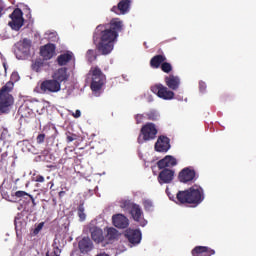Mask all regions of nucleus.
Returning <instances> with one entry per match:
<instances>
[{"label":"nucleus","mask_w":256,"mask_h":256,"mask_svg":"<svg viewBox=\"0 0 256 256\" xmlns=\"http://www.w3.org/2000/svg\"><path fill=\"white\" fill-rule=\"evenodd\" d=\"M145 211H151L153 209V202L151 200L143 201Z\"/></svg>","instance_id":"nucleus-34"},{"label":"nucleus","mask_w":256,"mask_h":256,"mask_svg":"<svg viewBox=\"0 0 256 256\" xmlns=\"http://www.w3.org/2000/svg\"><path fill=\"white\" fill-rule=\"evenodd\" d=\"M164 61H167V56L165 54H158L151 58L150 66L152 69H159L163 65Z\"/></svg>","instance_id":"nucleus-22"},{"label":"nucleus","mask_w":256,"mask_h":256,"mask_svg":"<svg viewBox=\"0 0 256 256\" xmlns=\"http://www.w3.org/2000/svg\"><path fill=\"white\" fill-rule=\"evenodd\" d=\"M52 77L54 81H57L61 85V83L69 79V74H67V68H60L56 70Z\"/></svg>","instance_id":"nucleus-21"},{"label":"nucleus","mask_w":256,"mask_h":256,"mask_svg":"<svg viewBox=\"0 0 256 256\" xmlns=\"http://www.w3.org/2000/svg\"><path fill=\"white\" fill-rule=\"evenodd\" d=\"M78 247L81 253H89V251L93 249V242L91 241V238L84 237L79 241Z\"/></svg>","instance_id":"nucleus-20"},{"label":"nucleus","mask_w":256,"mask_h":256,"mask_svg":"<svg viewBox=\"0 0 256 256\" xmlns=\"http://www.w3.org/2000/svg\"><path fill=\"white\" fill-rule=\"evenodd\" d=\"M61 250L59 249V247H55L53 248V250H50L46 253V256H61L60 255Z\"/></svg>","instance_id":"nucleus-33"},{"label":"nucleus","mask_w":256,"mask_h":256,"mask_svg":"<svg viewBox=\"0 0 256 256\" xmlns=\"http://www.w3.org/2000/svg\"><path fill=\"white\" fill-rule=\"evenodd\" d=\"M72 116L75 118V119H79V117H81V110H76Z\"/></svg>","instance_id":"nucleus-42"},{"label":"nucleus","mask_w":256,"mask_h":256,"mask_svg":"<svg viewBox=\"0 0 256 256\" xmlns=\"http://www.w3.org/2000/svg\"><path fill=\"white\" fill-rule=\"evenodd\" d=\"M18 77H19V74L17 73H13L11 76L12 79H17Z\"/></svg>","instance_id":"nucleus-45"},{"label":"nucleus","mask_w":256,"mask_h":256,"mask_svg":"<svg viewBox=\"0 0 256 256\" xmlns=\"http://www.w3.org/2000/svg\"><path fill=\"white\" fill-rule=\"evenodd\" d=\"M72 59H73V52H66V53L60 54L57 57V63L60 67H63L67 65V63L72 61Z\"/></svg>","instance_id":"nucleus-23"},{"label":"nucleus","mask_w":256,"mask_h":256,"mask_svg":"<svg viewBox=\"0 0 256 256\" xmlns=\"http://www.w3.org/2000/svg\"><path fill=\"white\" fill-rule=\"evenodd\" d=\"M91 237L94 243H103L105 236H103V230L99 227L90 228Z\"/></svg>","instance_id":"nucleus-19"},{"label":"nucleus","mask_w":256,"mask_h":256,"mask_svg":"<svg viewBox=\"0 0 256 256\" xmlns=\"http://www.w3.org/2000/svg\"><path fill=\"white\" fill-rule=\"evenodd\" d=\"M114 227L117 229H127L129 227V219L123 214H116L112 217Z\"/></svg>","instance_id":"nucleus-16"},{"label":"nucleus","mask_w":256,"mask_h":256,"mask_svg":"<svg viewBox=\"0 0 256 256\" xmlns=\"http://www.w3.org/2000/svg\"><path fill=\"white\" fill-rule=\"evenodd\" d=\"M36 141L39 145H41V143H45V134H39L36 138Z\"/></svg>","instance_id":"nucleus-39"},{"label":"nucleus","mask_w":256,"mask_h":256,"mask_svg":"<svg viewBox=\"0 0 256 256\" xmlns=\"http://www.w3.org/2000/svg\"><path fill=\"white\" fill-rule=\"evenodd\" d=\"M4 70L7 72V62H3Z\"/></svg>","instance_id":"nucleus-47"},{"label":"nucleus","mask_w":256,"mask_h":256,"mask_svg":"<svg viewBox=\"0 0 256 256\" xmlns=\"http://www.w3.org/2000/svg\"><path fill=\"white\" fill-rule=\"evenodd\" d=\"M143 119H145V116H143V114H137L135 116L136 124L140 125V123H143Z\"/></svg>","instance_id":"nucleus-38"},{"label":"nucleus","mask_w":256,"mask_h":256,"mask_svg":"<svg viewBox=\"0 0 256 256\" xmlns=\"http://www.w3.org/2000/svg\"><path fill=\"white\" fill-rule=\"evenodd\" d=\"M19 113L21 114L22 117H29V115H32L33 110H32V109H29V108L27 107V104H24V105H22V106L19 108Z\"/></svg>","instance_id":"nucleus-28"},{"label":"nucleus","mask_w":256,"mask_h":256,"mask_svg":"<svg viewBox=\"0 0 256 256\" xmlns=\"http://www.w3.org/2000/svg\"><path fill=\"white\" fill-rule=\"evenodd\" d=\"M121 31H123V21L119 18H113L108 24L98 25L93 34L97 51L101 55H109L113 51L115 41Z\"/></svg>","instance_id":"nucleus-1"},{"label":"nucleus","mask_w":256,"mask_h":256,"mask_svg":"<svg viewBox=\"0 0 256 256\" xmlns=\"http://www.w3.org/2000/svg\"><path fill=\"white\" fill-rule=\"evenodd\" d=\"M12 196L17 197V199H28L29 198L34 207H35V205H37V203H35V198H33V195H31L23 190L16 191L14 193V195H12Z\"/></svg>","instance_id":"nucleus-25"},{"label":"nucleus","mask_w":256,"mask_h":256,"mask_svg":"<svg viewBox=\"0 0 256 256\" xmlns=\"http://www.w3.org/2000/svg\"><path fill=\"white\" fill-rule=\"evenodd\" d=\"M78 217L80 221H85V219L87 218V215L85 214V206H83V204H80L78 206Z\"/></svg>","instance_id":"nucleus-31"},{"label":"nucleus","mask_w":256,"mask_h":256,"mask_svg":"<svg viewBox=\"0 0 256 256\" xmlns=\"http://www.w3.org/2000/svg\"><path fill=\"white\" fill-rule=\"evenodd\" d=\"M40 91L46 95H51V93H59L61 91V84L53 79H47L41 82Z\"/></svg>","instance_id":"nucleus-7"},{"label":"nucleus","mask_w":256,"mask_h":256,"mask_svg":"<svg viewBox=\"0 0 256 256\" xmlns=\"http://www.w3.org/2000/svg\"><path fill=\"white\" fill-rule=\"evenodd\" d=\"M45 225V223L41 222L37 225V227L34 230V233H39V231H41V229H43V226Z\"/></svg>","instance_id":"nucleus-40"},{"label":"nucleus","mask_w":256,"mask_h":256,"mask_svg":"<svg viewBox=\"0 0 256 256\" xmlns=\"http://www.w3.org/2000/svg\"><path fill=\"white\" fill-rule=\"evenodd\" d=\"M154 149L157 153H167V151L171 149V139L165 135L159 136L154 145Z\"/></svg>","instance_id":"nucleus-10"},{"label":"nucleus","mask_w":256,"mask_h":256,"mask_svg":"<svg viewBox=\"0 0 256 256\" xmlns=\"http://www.w3.org/2000/svg\"><path fill=\"white\" fill-rule=\"evenodd\" d=\"M90 74L92 76V82L90 85L92 91H101V89H103V85H105V74H103V71H101V68L98 66L92 67L90 69Z\"/></svg>","instance_id":"nucleus-6"},{"label":"nucleus","mask_w":256,"mask_h":256,"mask_svg":"<svg viewBox=\"0 0 256 256\" xmlns=\"http://www.w3.org/2000/svg\"><path fill=\"white\" fill-rule=\"evenodd\" d=\"M3 11H5V5L0 4V17H3Z\"/></svg>","instance_id":"nucleus-43"},{"label":"nucleus","mask_w":256,"mask_h":256,"mask_svg":"<svg viewBox=\"0 0 256 256\" xmlns=\"http://www.w3.org/2000/svg\"><path fill=\"white\" fill-rule=\"evenodd\" d=\"M14 223H15V225H17V220H15V222H14Z\"/></svg>","instance_id":"nucleus-49"},{"label":"nucleus","mask_w":256,"mask_h":256,"mask_svg":"<svg viewBox=\"0 0 256 256\" xmlns=\"http://www.w3.org/2000/svg\"><path fill=\"white\" fill-rule=\"evenodd\" d=\"M66 141L67 143H73V141H77V134L66 132Z\"/></svg>","instance_id":"nucleus-32"},{"label":"nucleus","mask_w":256,"mask_h":256,"mask_svg":"<svg viewBox=\"0 0 256 256\" xmlns=\"http://www.w3.org/2000/svg\"><path fill=\"white\" fill-rule=\"evenodd\" d=\"M45 65V62L43 61V59L41 58H37L31 65V68L33 71H35L36 73H39V71H41V69H43Z\"/></svg>","instance_id":"nucleus-26"},{"label":"nucleus","mask_w":256,"mask_h":256,"mask_svg":"<svg viewBox=\"0 0 256 256\" xmlns=\"http://www.w3.org/2000/svg\"><path fill=\"white\" fill-rule=\"evenodd\" d=\"M126 237L131 245H139L141 243V230H129Z\"/></svg>","instance_id":"nucleus-18"},{"label":"nucleus","mask_w":256,"mask_h":256,"mask_svg":"<svg viewBox=\"0 0 256 256\" xmlns=\"http://www.w3.org/2000/svg\"><path fill=\"white\" fill-rule=\"evenodd\" d=\"M175 179V170L162 168L158 175V183L160 185L169 184Z\"/></svg>","instance_id":"nucleus-12"},{"label":"nucleus","mask_w":256,"mask_h":256,"mask_svg":"<svg viewBox=\"0 0 256 256\" xmlns=\"http://www.w3.org/2000/svg\"><path fill=\"white\" fill-rule=\"evenodd\" d=\"M157 133H159L157 125L152 122H147L140 129V134L137 139L139 145H143V143L147 141H155V139H157Z\"/></svg>","instance_id":"nucleus-4"},{"label":"nucleus","mask_w":256,"mask_h":256,"mask_svg":"<svg viewBox=\"0 0 256 256\" xmlns=\"http://www.w3.org/2000/svg\"><path fill=\"white\" fill-rule=\"evenodd\" d=\"M207 88V85L205 84V82L200 81L199 82V89L200 91H204Z\"/></svg>","instance_id":"nucleus-41"},{"label":"nucleus","mask_w":256,"mask_h":256,"mask_svg":"<svg viewBox=\"0 0 256 256\" xmlns=\"http://www.w3.org/2000/svg\"><path fill=\"white\" fill-rule=\"evenodd\" d=\"M146 115H147V119H148L149 121H157V118H158L157 113H155V112H149V113L146 114Z\"/></svg>","instance_id":"nucleus-36"},{"label":"nucleus","mask_w":256,"mask_h":256,"mask_svg":"<svg viewBox=\"0 0 256 256\" xmlns=\"http://www.w3.org/2000/svg\"><path fill=\"white\" fill-rule=\"evenodd\" d=\"M8 159H9V152H4L1 154V159H0L1 163L3 164L7 163Z\"/></svg>","instance_id":"nucleus-37"},{"label":"nucleus","mask_w":256,"mask_h":256,"mask_svg":"<svg viewBox=\"0 0 256 256\" xmlns=\"http://www.w3.org/2000/svg\"><path fill=\"white\" fill-rule=\"evenodd\" d=\"M18 51L21 53H28L31 49V40L24 38L22 41L17 43Z\"/></svg>","instance_id":"nucleus-24"},{"label":"nucleus","mask_w":256,"mask_h":256,"mask_svg":"<svg viewBox=\"0 0 256 256\" xmlns=\"http://www.w3.org/2000/svg\"><path fill=\"white\" fill-rule=\"evenodd\" d=\"M129 9H131V0H120L117 6L111 8V11L116 15H126Z\"/></svg>","instance_id":"nucleus-14"},{"label":"nucleus","mask_w":256,"mask_h":256,"mask_svg":"<svg viewBox=\"0 0 256 256\" xmlns=\"http://www.w3.org/2000/svg\"><path fill=\"white\" fill-rule=\"evenodd\" d=\"M122 208L130 209V215L133 217L134 221H141L143 210H141V206H139V204H135L126 200L122 203Z\"/></svg>","instance_id":"nucleus-9"},{"label":"nucleus","mask_w":256,"mask_h":256,"mask_svg":"<svg viewBox=\"0 0 256 256\" xmlns=\"http://www.w3.org/2000/svg\"><path fill=\"white\" fill-rule=\"evenodd\" d=\"M178 179L180 183H191L197 179V173L195 169L186 167L179 172Z\"/></svg>","instance_id":"nucleus-11"},{"label":"nucleus","mask_w":256,"mask_h":256,"mask_svg":"<svg viewBox=\"0 0 256 256\" xmlns=\"http://www.w3.org/2000/svg\"><path fill=\"white\" fill-rule=\"evenodd\" d=\"M33 181H35L36 183H45V177H43V175L41 174H34Z\"/></svg>","instance_id":"nucleus-35"},{"label":"nucleus","mask_w":256,"mask_h":256,"mask_svg":"<svg viewBox=\"0 0 256 256\" xmlns=\"http://www.w3.org/2000/svg\"><path fill=\"white\" fill-rule=\"evenodd\" d=\"M86 58L89 63H93V61L97 60V54L95 53V50L89 49L86 53Z\"/></svg>","instance_id":"nucleus-30"},{"label":"nucleus","mask_w":256,"mask_h":256,"mask_svg":"<svg viewBox=\"0 0 256 256\" xmlns=\"http://www.w3.org/2000/svg\"><path fill=\"white\" fill-rule=\"evenodd\" d=\"M161 71H163V73H171V71H173V65H171V63L164 61L163 64L160 66Z\"/></svg>","instance_id":"nucleus-29"},{"label":"nucleus","mask_w":256,"mask_h":256,"mask_svg":"<svg viewBox=\"0 0 256 256\" xmlns=\"http://www.w3.org/2000/svg\"><path fill=\"white\" fill-rule=\"evenodd\" d=\"M11 21L8 23L9 27L13 29V31H19L21 27H23V23H25V19L23 18V11L20 8L14 9V11L10 14Z\"/></svg>","instance_id":"nucleus-8"},{"label":"nucleus","mask_w":256,"mask_h":256,"mask_svg":"<svg viewBox=\"0 0 256 256\" xmlns=\"http://www.w3.org/2000/svg\"><path fill=\"white\" fill-rule=\"evenodd\" d=\"M177 158L172 155H167L157 162L158 169H172L177 166Z\"/></svg>","instance_id":"nucleus-15"},{"label":"nucleus","mask_w":256,"mask_h":256,"mask_svg":"<svg viewBox=\"0 0 256 256\" xmlns=\"http://www.w3.org/2000/svg\"><path fill=\"white\" fill-rule=\"evenodd\" d=\"M106 237L109 241H113V239H117V237H119V232L115 228H108Z\"/></svg>","instance_id":"nucleus-27"},{"label":"nucleus","mask_w":256,"mask_h":256,"mask_svg":"<svg viewBox=\"0 0 256 256\" xmlns=\"http://www.w3.org/2000/svg\"><path fill=\"white\" fill-rule=\"evenodd\" d=\"M193 256H211L215 255V250L207 247V246H196L192 250Z\"/></svg>","instance_id":"nucleus-17"},{"label":"nucleus","mask_w":256,"mask_h":256,"mask_svg":"<svg viewBox=\"0 0 256 256\" xmlns=\"http://www.w3.org/2000/svg\"><path fill=\"white\" fill-rule=\"evenodd\" d=\"M56 49L57 47L55 46V44H52V43L45 44L44 46L40 47V55L44 61H49L53 59V57H55Z\"/></svg>","instance_id":"nucleus-13"},{"label":"nucleus","mask_w":256,"mask_h":256,"mask_svg":"<svg viewBox=\"0 0 256 256\" xmlns=\"http://www.w3.org/2000/svg\"><path fill=\"white\" fill-rule=\"evenodd\" d=\"M165 85L158 83L151 86V91L154 95H157L159 99L164 101H171L175 99V92L181 87V78L170 74L164 77Z\"/></svg>","instance_id":"nucleus-2"},{"label":"nucleus","mask_w":256,"mask_h":256,"mask_svg":"<svg viewBox=\"0 0 256 256\" xmlns=\"http://www.w3.org/2000/svg\"><path fill=\"white\" fill-rule=\"evenodd\" d=\"M58 195L59 197H63L65 195V191H60Z\"/></svg>","instance_id":"nucleus-46"},{"label":"nucleus","mask_w":256,"mask_h":256,"mask_svg":"<svg viewBox=\"0 0 256 256\" xmlns=\"http://www.w3.org/2000/svg\"><path fill=\"white\" fill-rule=\"evenodd\" d=\"M97 256H109V254L102 253V254H98Z\"/></svg>","instance_id":"nucleus-48"},{"label":"nucleus","mask_w":256,"mask_h":256,"mask_svg":"<svg viewBox=\"0 0 256 256\" xmlns=\"http://www.w3.org/2000/svg\"><path fill=\"white\" fill-rule=\"evenodd\" d=\"M1 139H7V130H3V132L1 133Z\"/></svg>","instance_id":"nucleus-44"},{"label":"nucleus","mask_w":256,"mask_h":256,"mask_svg":"<svg viewBox=\"0 0 256 256\" xmlns=\"http://www.w3.org/2000/svg\"><path fill=\"white\" fill-rule=\"evenodd\" d=\"M10 91L9 83L0 89V113H7L14 103L13 96L9 94Z\"/></svg>","instance_id":"nucleus-5"},{"label":"nucleus","mask_w":256,"mask_h":256,"mask_svg":"<svg viewBox=\"0 0 256 256\" xmlns=\"http://www.w3.org/2000/svg\"><path fill=\"white\" fill-rule=\"evenodd\" d=\"M176 199L180 205L197 207L205 201V192L200 186H192L184 191H178Z\"/></svg>","instance_id":"nucleus-3"}]
</instances>
